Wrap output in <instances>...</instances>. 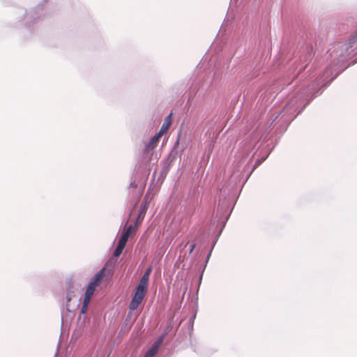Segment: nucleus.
Returning a JSON list of instances; mask_svg holds the SVG:
<instances>
[{
    "mask_svg": "<svg viewBox=\"0 0 357 357\" xmlns=\"http://www.w3.org/2000/svg\"><path fill=\"white\" fill-rule=\"evenodd\" d=\"M135 229L132 225H130L125 229V231H128V234L131 235V234L135 231Z\"/></svg>",
    "mask_w": 357,
    "mask_h": 357,
    "instance_id": "obj_9",
    "label": "nucleus"
},
{
    "mask_svg": "<svg viewBox=\"0 0 357 357\" xmlns=\"http://www.w3.org/2000/svg\"><path fill=\"white\" fill-rule=\"evenodd\" d=\"M146 210H147L146 202H142L140 206V208H139V217H138L139 219L142 216V218H144V216L146 212Z\"/></svg>",
    "mask_w": 357,
    "mask_h": 357,
    "instance_id": "obj_7",
    "label": "nucleus"
},
{
    "mask_svg": "<svg viewBox=\"0 0 357 357\" xmlns=\"http://www.w3.org/2000/svg\"><path fill=\"white\" fill-rule=\"evenodd\" d=\"M172 113L169 114L165 118V121H164L160 131L158 132V133L160 134L162 136L167 132V130H169V128L172 124Z\"/></svg>",
    "mask_w": 357,
    "mask_h": 357,
    "instance_id": "obj_4",
    "label": "nucleus"
},
{
    "mask_svg": "<svg viewBox=\"0 0 357 357\" xmlns=\"http://www.w3.org/2000/svg\"><path fill=\"white\" fill-rule=\"evenodd\" d=\"M105 268H102L100 271H98L93 278L91 279L90 283L89 284L85 294L84 298L82 303V306L81 308V313L85 314L89 303L91 301V298L94 293V291L96 290V288L99 286L103 279V278L105 275Z\"/></svg>",
    "mask_w": 357,
    "mask_h": 357,
    "instance_id": "obj_2",
    "label": "nucleus"
},
{
    "mask_svg": "<svg viewBox=\"0 0 357 357\" xmlns=\"http://www.w3.org/2000/svg\"><path fill=\"white\" fill-rule=\"evenodd\" d=\"M162 342V340L154 343L151 348L146 353L144 357H153L158 351L160 344Z\"/></svg>",
    "mask_w": 357,
    "mask_h": 357,
    "instance_id": "obj_5",
    "label": "nucleus"
},
{
    "mask_svg": "<svg viewBox=\"0 0 357 357\" xmlns=\"http://www.w3.org/2000/svg\"><path fill=\"white\" fill-rule=\"evenodd\" d=\"M162 135L159 133L155 134L146 144V147L144 150V153H148L149 151L153 150L158 144V142L160 139L161 138Z\"/></svg>",
    "mask_w": 357,
    "mask_h": 357,
    "instance_id": "obj_3",
    "label": "nucleus"
},
{
    "mask_svg": "<svg viewBox=\"0 0 357 357\" xmlns=\"http://www.w3.org/2000/svg\"><path fill=\"white\" fill-rule=\"evenodd\" d=\"M125 246H126L125 244L118 242V245H117V246L114 250V257H117L120 256V255L122 253Z\"/></svg>",
    "mask_w": 357,
    "mask_h": 357,
    "instance_id": "obj_6",
    "label": "nucleus"
},
{
    "mask_svg": "<svg viewBox=\"0 0 357 357\" xmlns=\"http://www.w3.org/2000/svg\"><path fill=\"white\" fill-rule=\"evenodd\" d=\"M130 235L128 234V231H123L119 242L122 243L125 245H126V243L128 241V239Z\"/></svg>",
    "mask_w": 357,
    "mask_h": 357,
    "instance_id": "obj_8",
    "label": "nucleus"
},
{
    "mask_svg": "<svg viewBox=\"0 0 357 357\" xmlns=\"http://www.w3.org/2000/svg\"><path fill=\"white\" fill-rule=\"evenodd\" d=\"M151 267L148 268L144 274L143 275V276L142 277V278L140 279L139 283L136 288L135 294L129 305V308L130 310H136L142 303L147 292L149 276L151 275Z\"/></svg>",
    "mask_w": 357,
    "mask_h": 357,
    "instance_id": "obj_1",
    "label": "nucleus"
}]
</instances>
